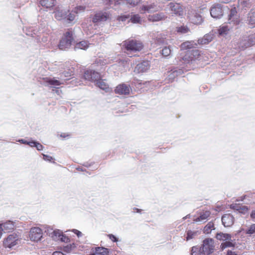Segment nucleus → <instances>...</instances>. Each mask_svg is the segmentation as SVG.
<instances>
[{
    "instance_id": "1",
    "label": "nucleus",
    "mask_w": 255,
    "mask_h": 255,
    "mask_svg": "<svg viewBox=\"0 0 255 255\" xmlns=\"http://www.w3.org/2000/svg\"><path fill=\"white\" fill-rule=\"evenodd\" d=\"M73 32L72 30H68L64 34L59 44V49L65 50L69 48L74 41Z\"/></svg>"
},
{
    "instance_id": "2",
    "label": "nucleus",
    "mask_w": 255,
    "mask_h": 255,
    "mask_svg": "<svg viewBox=\"0 0 255 255\" xmlns=\"http://www.w3.org/2000/svg\"><path fill=\"white\" fill-rule=\"evenodd\" d=\"M200 10L191 9L188 13V17L189 21L194 24H201L203 21Z\"/></svg>"
},
{
    "instance_id": "3",
    "label": "nucleus",
    "mask_w": 255,
    "mask_h": 255,
    "mask_svg": "<svg viewBox=\"0 0 255 255\" xmlns=\"http://www.w3.org/2000/svg\"><path fill=\"white\" fill-rule=\"evenodd\" d=\"M124 46L128 51H139L143 48L142 43L136 40L126 41L124 43Z\"/></svg>"
},
{
    "instance_id": "4",
    "label": "nucleus",
    "mask_w": 255,
    "mask_h": 255,
    "mask_svg": "<svg viewBox=\"0 0 255 255\" xmlns=\"http://www.w3.org/2000/svg\"><path fill=\"white\" fill-rule=\"evenodd\" d=\"M29 237L31 241H40L43 238V231L39 227H33L29 231Z\"/></svg>"
},
{
    "instance_id": "5",
    "label": "nucleus",
    "mask_w": 255,
    "mask_h": 255,
    "mask_svg": "<svg viewBox=\"0 0 255 255\" xmlns=\"http://www.w3.org/2000/svg\"><path fill=\"white\" fill-rule=\"evenodd\" d=\"M19 237L16 234L9 235L3 241V245L5 248H11L20 243Z\"/></svg>"
},
{
    "instance_id": "6",
    "label": "nucleus",
    "mask_w": 255,
    "mask_h": 255,
    "mask_svg": "<svg viewBox=\"0 0 255 255\" xmlns=\"http://www.w3.org/2000/svg\"><path fill=\"white\" fill-rule=\"evenodd\" d=\"M214 240L212 239H206L203 242L201 251L204 255L211 254L214 250Z\"/></svg>"
},
{
    "instance_id": "7",
    "label": "nucleus",
    "mask_w": 255,
    "mask_h": 255,
    "mask_svg": "<svg viewBox=\"0 0 255 255\" xmlns=\"http://www.w3.org/2000/svg\"><path fill=\"white\" fill-rule=\"evenodd\" d=\"M211 215L210 211L208 210H203L198 213V216L195 217L193 221L199 224L204 223L208 220L209 217Z\"/></svg>"
},
{
    "instance_id": "8",
    "label": "nucleus",
    "mask_w": 255,
    "mask_h": 255,
    "mask_svg": "<svg viewBox=\"0 0 255 255\" xmlns=\"http://www.w3.org/2000/svg\"><path fill=\"white\" fill-rule=\"evenodd\" d=\"M83 77L86 80L94 83L101 79V76L99 73L91 70L85 71Z\"/></svg>"
},
{
    "instance_id": "9",
    "label": "nucleus",
    "mask_w": 255,
    "mask_h": 255,
    "mask_svg": "<svg viewBox=\"0 0 255 255\" xmlns=\"http://www.w3.org/2000/svg\"><path fill=\"white\" fill-rule=\"evenodd\" d=\"M210 14L214 18H220L223 15V9L221 4L213 5L210 9Z\"/></svg>"
},
{
    "instance_id": "10",
    "label": "nucleus",
    "mask_w": 255,
    "mask_h": 255,
    "mask_svg": "<svg viewBox=\"0 0 255 255\" xmlns=\"http://www.w3.org/2000/svg\"><path fill=\"white\" fill-rule=\"evenodd\" d=\"M50 237L54 241H60L62 242H67L69 238L64 235L63 232L59 230H55L50 234Z\"/></svg>"
},
{
    "instance_id": "11",
    "label": "nucleus",
    "mask_w": 255,
    "mask_h": 255,
    "mask_svg": "<svg viewBox=\"0 0 255 255\" xmlns=\"http://www.w3.org/2000/svg\"><path fill=\"white\" fill-rule=\"evenodd\" d=\"M168 8L172 14L177 15H182L184 13L183 7L178 3L170 2L168 5Z\"/></svg>"
},
{
    "instance_id": "12",
    "label": "nucleus",
    "mask_w": 255,
    "mask_h": 255,
    "mask_svg": "<svg viewBox=\"0 0 255 255\" xmlns=\"http://www.w3.org/2000/svg\"><path fill=\"white\" fill-rule=\"evenodd\" d=\"M131 89L130 87L126 84H122L117 86L115 90V93L120 95L129 94Z\"/></svg>"
},
{
    "instance_id": "13",
    "label": "nucleus",
    "mask_w": 255,
    "mask_h": 255,
    "mask_svg": "<svg viewBox=\"0 0 255 255\" xmlns=\"http://www.w3.org/2000/svg\"><path fill=\"white\" fill-rule=\"evenodd\" d=\"M161 8L157 5L152 3L149 5H143L140 8V11L142 13L145 12H154L159 10Z\"/></svg>"
},
{
    "instance_id": "14",
    "label": "nucleus",
    "mask_w": 255,
    "mask_h": 255,
    "mask_svg": "<svg viewBox=\"0 0 255 255\" xmlns=\"http://www.w3.org/2000/svg\"><path fill=\"white\" fill-rule=\"evenodd\" d=\"M150 68L148 61H143L138 64L135 67L134 72L137 73H141L146 72Z\"/></svg>"
},
{
    "instance_id": "15",
    "label": "nucleus",
    "mask_w": 255,
    "mask_h": 255,
    "mask_svg": "<svg viewBox=\"0 0 255 255\" xmlns=\"http://www.w3.org/2000/svg\"><path fill=\"white\" fill-rule=\"evenodd\" d=\"M109 18V14L106 12L100 11L95 14L93 19L94 23L105 21Z\"/></svg>"
},
{
    "instance_id": "16",
    "label": "nucleus",
    "mask_w": 255,
    "mask_h": 255,
    "mask_svg": "<svg viewBox=\"0 0 255 255\" xmlns=\"http://www.w3.org/2000/svg\"><path fill=\"white\" fill-rule=\"evenodd\" d=\"M222 222L225 227H231L234 222V218L230 214H226L223 216Z\"/></svg>"
},
{
    "instance_id": "17",
    "label": "nucleus",
    "mask_w": 255,
    "mask_h": 255,
    "mask_svg": "<svg viewBox=\"0 0 255 255\" xmlns=\"http://www.w3.org/2000/svg\"><path fill=\"white\" fill-rule=\"evenodd\" d=\"M236 12L235 8L231 9L228 19V23L229 24L237 25L239 23V20L236 14Z\"/></svg>"
},
{
    "instance_id": "18",
    "label": "nucleus",
    "mask_w": 255,
    "mask_h": 255,
    "mask_svg": "<svg viewBox=\"0 0 255 255\" xmlns=\"http://www.w3.org/2000/svg\"><path fill=\"white\" fill-rule=\"evenodd\" d=\"M45 82L48 85H51L52 87L55 88H56L58 86L64 84L63 81L57 80L54 78H47L45 80Z\"/></svg>"
},
{
    "instance_id": "19",
    "label": "nucleus",
    "mask_w": 255,
    "mask_h": 255,
    "mask_svg": "<svg viewBox=\"0 0 255 255\" xmlns=\"http://www.w3.org/2000/svg\"><path fill=\"white\" fill-rule=\"evenodd\" d=\"M95 84L98 87L106 92L111 91V89L109 87V85L104 80H98L95 82Z\"/></svg>"
},
{
    "instance_id": "20",
    "label": "nucleus",
    "mask_w": 255,
    "mask_h": 255,
    "mask_svg": "<svg viewBox=\"0 0 255 255\" xmlns=\"http://www.w3.org/2000/svg\"><path fill=\"white\" fill-rule=\"evenodd\" d=\"M39 4L46 8H51L56 4V0H40Z\"/></svg>"
},
{
    "instance_id": "21",
    "label": "nucleus",
    "mask_w": 255,
    "mask_h": 255,
    "mask_svg": "<svg viewBox=\"0 0 255 255\" xmlns=\"http://www.w3.org/2000/svg\"><path fill=\"white\" fill-rule=\"evenodd\" d=\"M14 229V224L10 221H8L5 223H1V230L4 232H10Z\"/></svg>"
},
{
    "instance_id": "22",
    "label": "nucleus",
    "mask_w": 255,
    "mask_h": 255,
    "mask_svg": "<svg viewBox=\"0 0 255 255\" xmlns=\"http://www.w3.org/2000/svg\"><path fill=\"white\" fill-rule=\"evenodd\" d=\"M165 16L163 13H156L148 16V20L151 21H158L164 19Z\"/></svg>"
},
{
    "instance_id": "23",
    "label": "nucleus",
    "mask_w": 255,
    "mask_h": 255,
    "mask_svg": "<svg viewBox=\"0 0 255 255\" xmlns=\"http://www.w3.org/2000/svg\"><path fill=\"white\" fill-rule=\"evenodd\" d=\"M69 11L66 10H58L55 12V17L58 20H60L66 18V15Z\"/></svg>"
},
{
    "instance_id": "24",
    "label": "nucleus",
    "mask_w": 255,
    "mask_h": 255,
    "mask_svg": "<svg viewBox=\"0 0 255 255\" xmlns=\"http://www.w3.org/2000/svg\"><path fill=\"white\" fill-rule=\"evenodd\" d=\"M213 38V36L211 34H207L204 35V36L199 39L198 40V42L200 44H207L211 42Z\"/></svg>"
},
{
    "instance_id": "25",
    "label": "nucleus",
    "mask_w": 255,
    "mask_h": 255,
    "mask_svg": "<svg viewBox=\"0 0 255 255\" xmlns=\"http://www.w3.org/2000/svg\"><path fill=\"white\" fill-rule=\"evenodd\" d=\"M90 45V43L86 40L80 41L78 43H77L75 46V49H82L86 50L87 49Z\"/></svg>"
},
{
    "instance_id": "26",
    "label": "nucleus",
    "mask_w": 255,
    "mask_h": 255,
    "mask_svg": "<svg viewBox=\"0 0 255 255\" xmlns=\"http://www.w3.org/2000/svg\"><path fill=\"white\" fill-rule=\"evenodd\" d=\"M230 25L229 26L228 25H223L219 29V34L221 35H226L228 32V31L233 28V26L234 25L233 24H230Z\"/></svg>"
},
{
    "instance_id": "27",
    "label": "nucleus",
    "mask_w": 255,
    "mask_h": 255,
    "mask_svg": "<svg viewBox=\"0 0 255 255\" xmlns=\"http://www.w3.org/2000/svg\"><path fill=\"white\" fill-rule=\"evenodd\" d=\"M196 45V43L193 41H187L181 44L180 47L181 50H185L193 48Z\"/></svg>"
},
{
    "instance_id": "28",
    "label": "nucleus",
    "mask_w": 255,
    "mask_h": 255,
    "mask_svg": "<svg viewBox=\"0 0 255 255\" xmlns=\"http://www.w3.org/2000/svg\"><path fill=\"white\" fill-rule=\"evenodd\" d=\"M193 62L196 60H200L202 57V53L198 50L190 51Z\"/></svg>"
},
{
    "instance_id": "29",
    "label": "nucleus",
    "mask_w": 255,
    "mask_h": 255,
    "mask_svg": "<svg viewBox=\"0 0 255 255\" xmlns=\"http://www.w3.org/2000/svg\"><path fill=\"white\" fill-rule=\"evenodd\" d=\"M231 207L233 209L237 210L243 214H245L248 211V207L245 206L235 204L232 205Z\"/></svg>"
},
{
    "instance_id": "30",
    "label": "nucleus",
    "mask_w": 255,
    "mask_h": 255,
    "mask_svg": "<svg viewBox=\"0 0 255 255\" xmlns=\"http://www.w3.org/2000/svg\"><path fill=\"white\" fill-rule=\"evenodd\" d=\"M216 238L218 240L225 242L227 240H231V238H232V237L230 234L220 233L217 234Z\"/></svg>"
},
{
    "instance_id": "31",
    "label": "nucleus",
    "mask_w": 255,
    "mask_h": 255,
    "mask_svg": "<svg viewBox=\"0 0 255 255\" xmlns=\"http://www.w3.org/2000/svg\"><path fill=\"white\" fill-rule=\"evenodd\" d=\"M108 253V249L98 247L96 249L95 253L91 255H107Z\"/></svg>"
},
{
    "instance_id": "32",
    "label": "nucleus",
    "mask_w": 255,
    "mask_h": 255,
    "mask_svg": "<svg viewBox=\"0 0 255 255\" xmlns=\"http://www.w3.org/2000/svg\"><path fill=\"white\" fill-rule=\"evenodd\" d=\"M251 5L250 0H239L238 7L240 8L243 9L250 7Z\"/></svg>"
},
{
    "instance_id": "33",
    "label": "nucleus",
    "mask_w": 255,
    "mask_h": 255,
    "mask_svg": "<svg viewBox=\"0 0 255 255\" xmlns=\"http://www.w3.org/2000/svg\"><path fill=\"white\" fill-rule=\"evenodd\" d=\"M191 53L190 51H187L186 54L182 57V59L184 63H190L193 62Z\"/></svg>"
},
{
    "instance_id": "34",
    "label": "nucleus",
    "mask_w": 255,
    "mask_h": 255,
    "mask_svg": "<svg viewBox=\"0 0 255 255\" xmlns=\"http://www.w3.org/2000/svg\"><path fill=\"white\" fill-rule=\"evenodd\" d=\"M249 24L252 26H254L255 25V10H252L249 13Z\"/></svg>"
},
{
    "instance_id": "35",
    "label": "nucleus",
    "mask_w": 255,
    "mask_h": 255,
    "mask_svg": "<svg viewBox=\"0 0 255 255\" xmlns=\"http://www.w3.org/2000/svg\"><path fill=\"white\" fill-rule=\"evenodd\" d=\"M214 229L215 228L214 223L212 222H210L204 227L203 231L205 234H209L211 232L212 230Z\"/></svg>"
},
{
    "instance_id": "36",
    "label": "nucleus",
    "mask_w": 255,
    "mask_h": 255,
    "mask_svg": "<svg viewBox=\"0 0 255 255\" xmlns=\"http://www.w3.org/2000/svg\"><path fill=\"white\" fill-rule=\"evenodd\" d=\"M234 246V240H232V239L231 238V240H227L225 242L223 243L221 245V247L222 250H224L226 248L232 247H233Z\"/></svg>"
},
{
    "instance_id": "37",
    "label": "nucleus",
    "mask_w": 255,
    "mask_h": 255,
    "mask_svg": "<svg viewBox=\"0 0 255 255\" xmlns=\"http://www.w3.org/2000/svg\"><path fill=\"white\" fill-rule=\"evenodd\" d=\"M182 71L181 70H174L172 72H171L168 75V78L169 80L171 81H173L175 78L178 75L181 74L182 73Z\"/></svg>"
},
{
    "instance_id": "38",
    "label": "nucleus",
    "mask_w": 255,
    "mask_h": 255,
    "mask_svg": "<svg viewBox=\"0 0 255 255\" xmlns=\"http://www.w3.org/2000/svg\"><path fill=\"white\" fill-rule=\"evenodd\" d=\"M191 254L192 255H204L201 251V248L197 246L192 247Z\"/></svg>"
},
{
    "instance_id": "39",
    "label": "nucleus",
    "mask_w": 255,
    "mask_h": 255,
    "mask_svg": "<svg viewBox=\"0 0 255 255\" xmlns=\"http://www.w3.org/2000/svg\"><path fill=\"white\" fill-rule=\"evenodd\" d=\"M198 235L197 231H192L189 230L187 232L186 241L193 239Z\"/></svg>"
},
{
    "instance_id": "40",
    "label": "nucleus",
    "mask_w": 255,
    "mask_h": 255,
    "mask_svg": "<svg viewBox=\"0 0 255 255\" xmlns=\"http://www.w3.org/2000/svg\"><path fill=\"white\" fill-rule=\"evenodd\" d=\"M75 13H74V10H72V11L69 12L68 14H67L66 18L65 19H66L69 22L73 21L76 17Z\"/></svg>"
},
{
    "instance_id": "41",
    "label": "nucleus",
    "mask_w": 255,
    "mask_h": 255,
    "mask_svg": "<svg viewBox=\"0 0 255 255\" xmlns=\"http://www.w3.org/2000/svg\"><path fill=\"white\" fill-rule=\"evenodd\" d=\"M171 53V49L169 47H165L161 50V54L164 57L168 56Z\"/></svg>"
},
{
    "instance_id": "42",
    "label": "nucleus",
    "mask_w": 255,
    "mask_h": 255,
    "mask_svg": "<svg viewBox=\"0 0 255 255\" xmlns=\"http://www.w3.org/2000/svg\"><path fill=\"white\" fill-rule=\"evenodd\" d=\"M177 31L179 33L184 34L189 31V28L185 26H181L176 28Z\"/></svg>"
},
{
    "instance_id": "43",
    "label": "nucleus",
    "mask_w": 255,
    "mask_h": 255,
    "mask_svg": "<svg viewBox=\"0 0 255 255\" xmlns=\"http://www.w3.org/2000/svg\"><path fill=\"white\" fill-rule=\"evenodd\" d=\"M130 20L133 23H140L141 19L138 14L133 15L130 18Z\"/></svg>"
},
{
    "instance_id": "44",
    "label": "nucleus",
    "mask_w": 255,
    "mask_h": 255,
    "mask_svg": "<svg viewBox=\"0 0 255 255\" xmlns=\"http://www.w3.org/2000/svg\"><path fill=\"white\" fill-rule=\"evenodd\" d=\"M246 234L252 235L255 234V224H252L246 231Z\"/></svg>"
},
{
    "instance_id": "45",
    "label": "nucleus",
    "mask_w": 255,
    "mask_h": 255,
    "mask_svg": "<svg viewBox=\"0 0 255 255\" xmlns=\"http://www.w3.org/2000/svg\"><path fill=\"white\" fill-rule=\"evenodd\" d=\"M254 44H255V35H252L249 37L248 46H252Z\"/></svg>"
},
{
    "instance_id": "46",
    "label": "nucleus",
    "mask_w": 255,
    "mask_h": 255,
    "mask_svg": "<svg viewBox=\"0 0 255 255\" xmlns=\"http://www.w3.org/2000/svg\"><path fill=\"white\" fill-rule=\"evenodd\" d=\"M128 2L130 4V5H132L133 6H134L139 2H140L141 0H127Z\"/></svg>"
},
{
    "instance_id": "47",
    "label": "nucleus",
    "mask_w": 255,
    "mask_h": 255,
    "mask_svg": "<svg viewBox=\"0 0 255 255\" xmlns=\"http://www.w3.org/2000/svg\"><path fill=\"white\" fill-rule=\"evenodd\" d=\"M84 9H85L84 7H83L82 6H79L76 7L73 10H74V13H78L79 12L84 11Z\"/></svg>"
},
{
    "instance_id": "48",
    "label": "nucleus",
    "mask_w": 255,
    "mask_h": 255,
    "mask_svg": "<svg viewBox=\"0 0 255 255\" xmlns=\"http://www.w3.org/2000/svg\"><path fill=\"white\" fill-rule=\"evenodd\" d=\"M129 16L127 15H121L119 16L117 18V19L119 21H126L128 18Z\"/></svg>"
},
{
    "instance_id": "49",
    "label": "nucleus",
    "mask_w": 255,
    "mask_h": 255,
    "mask_svg": "<svg viewBox=\"0 0 255 255\" xmlns=\"http://www.w3.org/2000/svg\"><path fill=\"white\" fill-rule=\"evenodd\" d=\"M108 236L109 238H110V239L113 242H118V239L114 235L109 234Z\"/></svg>"
},
{
    "instance_id": "50",
    "label": "nucleus",
    "mask_w": 255,
    "mask_h": 255,
    "mask_svg": "<svg viewBox=\"0 0 255 255\" xmlns=\"http://www.w3.org/2000/svg\"><path fill=\"white\" fill-rule=\"evenodd\" d=\"M35 147L38 150H42L43 148V145L38 142H36Z\"/></svg>"
},
{
    "instance_id": "51",
    "label": "nucleus",
    "mask_w": 255,
    "mask_h": 255,
    "mask_svg": "<svg viewBox=\"0 0 255 255\" xmlns=\"http://www.w3.org/2000/svg\"><path fill=\"white\" fill-rule=\"evenodd\" d=\"M72 231L74 233L76 234L77 236H78V237H81L82 236V233L80 231H78V230H77L76 229H73V230H72Z\"/></svg>"
},
{
    "instance_id": "52",
    "label": "nucleus",
    "mask_w": 255,
    "mask_h": 255,
    "mask_svg": "<svg viewBox=\"0 0 255 255\" xmlns=\"http://www.w3.org/2000/svg\"><path fill=\"white\" fill-rule=\"evenodd\" d=\"M43 158L45 160H47L48 161H51L53 159V158L51 156L43 154Z\"/></svg>"
},
{
    "instance_id": "53",
    "label": "nucleus",
    "mask_w": 255,
    "mask_h": 255,
    "mask_svg": "<svg viewBox=\"0 0 255 255\" xmlns=\"http://www.w3.org/2000/svg\"><path fill=\"white\" fill-rule=\"evenodd\" d=\"M53 231V230L52 228H51L50 227H47L45 228V232L47 234H49V236H50V234L51 233V232Z\"/></svg>"
},
{
    "instance_id": "54",
    "label": "nucleus",
    "mask_w": 255,
    "mask_h": 255,
    "mask_svg": "<svg viewBox=\"0 0 255 255\" xmlns=\"http://www.w3.org/2000/svg\"><path fill=\"white\" fill-rule=\"evenodd\" d=\"M36 142L34 141H28L27 145H29L31 147H35Z\"/></svg>"
},
{
    "instance_id": "55",
    "label": "nucleus",
    "mask_w": 255,
    "mask_h": 255,
    "mask_svg": "<svg viewBox=\"0 0 255 255\" xmlns=\"http://www.w3.org/2000/svg\"><path fill=\"white\" fill-rule=\"evenodd\" d=\"M18 141L20 142V143H22L23 144H27V143L28 142V141H27V140H26L24 139H19L18 140Z\"/></svg>"
},
{
    "instance_id": "56",
    "label": "nucleus",
    "mask_w": 255,
    "mask_h": 255,
    "mask_svg": "<svg viewBox=\"0 0 255 255\" xmlns=\"http://www.w3.org/2000/svg\"><path fill=\"white\" fill-rule=\"evenodd\" d=\"M53 255H64V254L60 252H55L53 253Z\"/></svg>"
},
{
    "instance_id": "57",
    "label": "nucleus",
    "mask_w": 255,
    "mask_h": 255,
    "mask_svg": "<svg viewBox=\"0 0 255 255\" xmlns=\"http://www.w3.org/2000/svg\"><path fill=\"white\" fill-rule=\"evenodd\" d=\"M251 217H252V218L255 220V210L252 211L251 214Z\"/></svg>"
},
{
    "instance_id": "58",
    "label": "nucleus",
    "mask_w": 255,
    "mask_h": 255,
    "mask_svg": "<svg viewBox=\"0 0 255 255\" xmlns=\"http://www.w3.org/2000/svg\"><path fill=\"white\" fill-rule=\"evenodd\" d=\"M226 255H236L234 252L232 251H228V253Z\"/></svg>"
},
{
    "instance_id": "59",
    "label": "nucleus",
    "mask_w": 255,
    "mask_h": 255,
    "mask_svg": "<svg viewBox=\"0 0 255 255\" xmlns=\"http://www.w3.org/2000/svg\"><path fill=\"white\" fill-rule=\"evenodd\" d=\"M61 137H66L68 136V134H65V133H63V134H61Z\"/></svg>"
},
{
    "instance_id": "60",
    "label": "nucleus",
    "mask_w": 255,
    "mask_h": 255,
    "mask_svg": "<svg viewBox=\"0 0 255 255\" xmlns=\"http://www.w3.org/2000/svg\"><path fill=\"white\" fill-rule=\"evenodd\" d=\"M105 61L102 62V64H108L109 63V61H107V60H105Z\"/></svg>"
},
{
    "instance_id": "61",
    "label": "nucleus",
    "mask_w": 255,
    "mask_h": 255,
    "mask_svg": "<svg viewBox=\"0 0 255 255\" xmlns=\"http://www.w3.org/2000/svg\"><path fill=\"white\" fill-rule=\"evenodd\" d=\"M133 210H136L137 212H140V210L138 209H137V208H134V209H133Z\"/></svg>"
},
{
    "instance_id": "62",
    "label": "nucleus",
    "mask_w": 255,
    "mask_h": 255,
    "mask_svg": "<svg viewBox=\"0 0 255 255\" xmlns=\"http://www.w3.org/2000/svg\"><path fill=\"white\" fill-rule=\"evenodd\" d=\"M64 75H65V76H66V77H67V76H69V74H68V73H67H67H64Z\"/></svg>"
},
{
    "instance_id": "63",
    "label": "nucleus",
    "mask_w": 255,
    "mask_h": 255,
    "mask_svg": "<svg viewBox=\"0 0 255 255\" xmlns=\"http://www.w3.org/2000/svg\"><path fill=\"white\" fill-rule=\"evenodd\" d=\"M120 63H121V64H124L125 63V61H121Z\"/></svg>"
},
{
    "instance_id": "64",
    "label": "nucleus",
    "mask_w": 255,
    "mask_h": 255,
    "mask_svg": "<svg viewBox=\"0 0 255 255\" xmlns=\"http://www.w3.org/2000/svg\"><path fill=\"white\" fill-rule=\"evenodd\" d=\"M189 215H187L186 216H185V217L183 218L184 219H186L188 217Z\"/></svg>"
}]
</instances>
